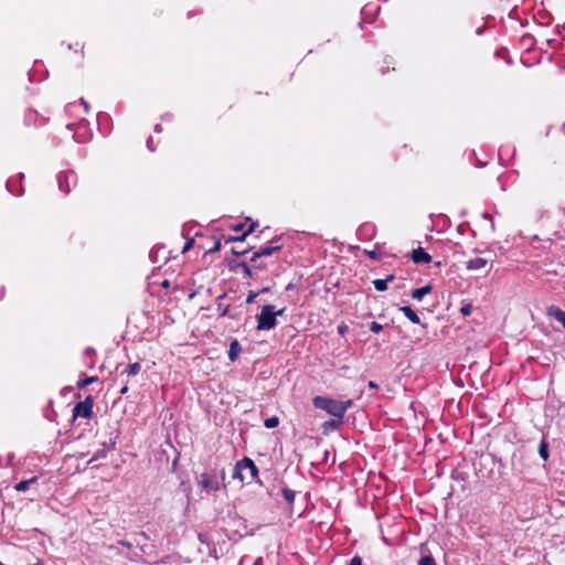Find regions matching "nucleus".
<instances>
[{
    "mask_svg": "<svg viewBox=\"0 0 565 565\" xmlns=\"http://www.w3.org/2000/svg\"><path fill=\"white\" fill-rule=\"evenodd\" d=\"M280 249V246H265V247H262L259 250L255 252L253 254V257L250 258V262L254 264L255 267H259L258 265H256V260L263 256H270L273 255L276 250Z\"/></svg>",
    "mask_w": 565,
    "mask_h": 565,
    "instance_id": "7",
    "label": "nucleus"
},
{
    "mask_svg": "<svg viewBox=\"0 0 565 565\" xmlns=\"http://www.w3.org/2000/svg\"><path fill=\"white\" fill-rule=\"evenodd\" d=\"M221 249V241H216L215 245L207 250V253H215Z\"/></svg>",
    "mask_w": 565,
    "mask_h": 565,
    "instance_id": "31",
    "label": "nucleus"
},
{
    "mask_svg": "<svg viewBox=\"0 0 565 565\" xmlns=\"http://www.w3.org/2000/svg\"><path fill=\"white\" fill-rule=\"evenodd\" d=\"M162 286H163V287H168V286H169V281H168V280H164V281L162 282Z\"/></svg>",
    "mask_w": 565,
    "mask_h": 565,
    "instance_id": "44",
    "label": "nucleus"
},
{
    "mask_svg": "<svg viewBox=\"0 0 565 565\" xmlns=\"http://www.w3.org/2000/svg\"><path fill=\"white\" fill-rule=\"evenodd\" d=\"M539 452L544 460L548 458L547 445L544 441L540 444Z\"/></svg>",
    "mask_w": 565,
    "mask_h": 565,
    "instance_id": "23",
    "label": "nucleus"
},
{
    "mask_svg": "<svg viewBox=\"0 0 565 565\" xmlns=\"http://www.w3.org/2000/svg\"><path fill=\"white\" fill-rule=\"evenodd\" d=\"M199 484L203 490L206 491H217L218 490V482L215 480V478L209 473H202L199 477Z\"/></svg>",
    "mask_w": 565,
    "mask_h": 565,
    "instance_id": "5",
    "label": "nucleus"
},
{
    "mask_svg": "<svg viewBox=\"0 0 565 565\" xmlns=\"http://www.w3.org/2000/svg\"><path fill=\"white\" fill-rule=\"evenodd\" d=\"M74 178H75V175H74V173H73V172L65 173V174H61V175L58 177V184H60V188H61L62 190H64L65 192H70V188H68V186H67V188H64V181H65V182H68V180H70V179H74Z\"/></svg>",
    "mask_w": 565,
    "mask_h": 565,
    "instance_id": "16",
    "label": "nucleus"
},
{
    "mask_svg": "<svg viewBox=\"0 0 565 565\" xmlns=\"http://www.w3.org/2000/svg\"><path fill=\"white\" fill-rule=\"evenodd\" d=\"M382 329H383L382 324H381V323H379V322H376V321H373V322H371V324H370V330H371L372 332L377 333V332H380Z\"/></svg>",
    "mask_w": 565,
    "mask_h": 565,
    "instance_id": "27",
    "label": "nucleus"
},
{
    "mask_svg": "<svg viewBox=\"0 0 565 565\" xmlns=\"http://www.w3.org/2000/svg\"><path fill=\"white\" fill-rule=\"evenodd\" d=\"M127 392H128V386H127V385H125V386L120 390V394H121V395H125Z\"/></svg>",
    "mask_w": 565,
    "mask_h": 565,
    "instance_id": "38",
    "label": "nucleus"
},
{
    "mask_svg": "<svg viewBox=\"0 0 565 565\" xmlns=\"http://www.w3.org/2000/svg\"><path fill=\"white\" fill-rule=\"evenodd\" d=\"M81 100H82V104L84 105L85 109L87 110V108H88L87 103L84 99H81Z\"/></svg>",
    "mask_w": 565,
    "mask_h": 565,
    "instance_id": "42",
    "label": "nucleus"
},
{
    "mask_svg": "<svg viewBox=\"0 0 565 565\" xmlns=\"http://www.w3.org/2000/svg\"><path fill=\"white\" fill-rule=\"evenodd\" d=\"M285 311H286V308H281V309H279V310L275 311L276 318H277L278 316H282V315L285 313Z\"/></svg>",
    "mask_w": 565,
    "mask_h": 565,
    "instance_id": "35",
    "label": "nucleus"
},
{
    "mask_svg": "<svg viewBox=\"0 0 565 565\" xmlns=\"http://www.w3.org/2000/svg\"><path fill=\"white\" fill-rule=\"evenodd\" d=\"M349 565H363L362 558L358 555L351 558Z\"/></svg>",
    "mask_w": 565,
    "mask_h": 565,
    "instance_id": "29",
    "label": "nucleus"
},
{
    "mask_svg": "<svg viewBox=\"0 0 565 565\" xmlns=\"http://www.w3.org/2000/svg\"><path fill=\"white\" fill-rule=\"evenodd\" d=\"M118 543L129 550L132 547V543L126 540H121Z\"/></svg>",
    "mask_w": 565,
    "mask_h": 565,
    "instance_id": "32",
    "label": "nucleus"
},
{
    "mask_svg": "<svg viewBox=\"0 0 565 565\" xmlns=\"http://www.w3.org/2000/svg\"><path fill=\"white\" fill-rule=\"evenodd\" d=\"M257 226H258V223H257V222L252 223V224L249 225L248 230L245 232V233H247V236H248L252 232H254V230H255Z\"/></svg>",
    "mask_w": 565,
    "mask_h": 565,
    "instance_id": "33",
    "label": "nucleus"
},
{
    "mask_svg": "<svg viewBox=\"0 0 565 565\" xmlns=\"http://www.w3.org/2000/svg\"><path fill=\"white\" fill-rule=\"evenodd\" d=\"M562 130L565 132V122L562 126Z\"/></svg>",
    "mask_w": 565,
    "mask_h": 565,
    "instance_id": "47",
    "label": "nucleus"
},
{
    "mask_svg": "<svg viewBox=\"0 0 565 565\" xmlns=\"http://www.w3.org/2000/svg\"><path fill=\"white\" fill-rule=\"evenodd\" d=\"M35 481H36L35 477L30 480H22V481L18 482L14 488L17 491L22 492L28 489L30 483L35 482Z\"/></svg>",
    "mask_w": 565,
    "mask_h": 565,
    "instance_id": "18",
    "label": "nucleus"
},
{
    "mask_svg": "<svg viewBox=\"0 0 565 565\" xmlns=\"http://www.w3.org/2000/svg\"><path fill=\"white\" fill-rule=\"evenodd\" d=\"M238 266L243 268V271H244L246 277L252 278V270H250V268H249L247 263L242 262V263L238 264Z\"/></svg>",
    "mask_w": 565,
    "mask_h": 565,
    "instance_id": "25",
    "label": "nucleus"
},
{
    "mask_svg": "<svg viewBox=\"0 0 565 565\" xmlns=\"http://www.w3.org/2000/svg\"><path fill=\"white\" fill-rule=\"evenodd\" d=\"M242 351V347L237 340H233L230 344L228 359L234 362Z\"/></svg>",
    "mask_w": 565,
    "mask_h": 565,
    "instance_id": "11",
    "label": "nucleus"
},
{
    "mask_svg": "<svg viewBox=\"0 0 565 565\" xmlns=\"http://www.w3.org/2000/svg\"><path fill=\"white\" fill-rule=\"evenodd\" d=\"M154 130H156L157 132H160V131H161V125H159V124H158V125H156Z\"/></svg>",
    "mask_w": 565,
    "mask_h": 565,
    "instance_id": "39",
    "label": "nucleus"
},
{
    "mask_svg": "<svg viewBox=\"0 0 565 565\" xmlns=\"http://www.w3.org/2000/svg\"><path fill=\"white\" fill-rule=\"evenodd\" d=\"M344 329H345L344 327H339V332L343 333Z\"/></svg>",
    "mask_w": 565,
    "mask_h": 565,
    "instance_id": "46",
    "label": "nucleus"
},
{
    "mask_svg": "<svg viewBox=\"0 0 565 565\" xmlns=\"http://www.w3.org/2000/svg\"><path fill=\"white\" fill-rule=\"evenodd\" d=\"M141 370V365L140 363L136 362V363H131L129 364L126 370L124 371L125 374H127V376H132V375H137Z\"/></svg>",
    "mask_w": 565,
    "mask_h": 565,
    "instance_id": "15",
    "label": "nucleus"
},
{
    "mask_svg": "<svg viewBox=\"0 0 565 565\" xmlns=\"http://www.w3.org/2000/svg\"><path fill=\"white\" fill-rule=\"evenodd\" d=\"M369 387H370V388H377V387H379V385H377L375 382L370 381V382H369Z\"/></svg>",
    "mask_w": 565,
    "mask_h": 565,
    "instance_id": "36",
    "label": "nucleus"
},
{
    "mask_svg": "<svg viewBox=\"0 0 565 565\" xmlns=\"http://www.w3.org/2000/svg\"><path fill=\"white\" fill-rule=\"evenodd\" d=\"M487 265H488V259L482 258V257H476V258L467 262V269L480 270V269L486 268Z\"/></svg>",
    "mask_w": 565,
    "mask_h": 565,
    "instance_id": "9",
    "label": "nucleus"
},
{
    "mask_svg": "<svg viewBox=\"0 0 565 565\" xmlns=\"http://www.w3.org/2000/svg\"><path fill=\"white\" fill-rule=\"evenodd\" d=\"M278 424H279V418L277 416L269 417V418L265 419V422H264V426L266 428H275L278 426Z\"/></svg>",
    "mask_w": 565,
    "mask_h": 565,
    "instance_id": "19",
    "label": "nucleus"
},
{
    "mask_svg": "<svg viewBox=\"0 0 565 565\" xmlns=\"http://www.w3.org/2000/svg\"><path fill=\"white\" fill-rule=\"evenodd\" d=\"M81 100H82V104L84 105L85 109L87 110V108H88L87 103L84 99H81Z\"/></svg>",
    "mask_w": 565,
    "mask_h": 565,
    "instance_id": "41",
    "label": "nucleus"
},
{
    "mask_svg": "<svg viewBox=\"0 0 565 565\" xmlns=\"http://www.w3.org/2000/svg\"><path fill=\"white\" fill-rule=\"evenodd\" d=\"M412 260L415 264L425 263L428 264L431 262V256L427 254L422 247H418L412 253Z\"/></svg>",
    "mask_w": 565,
    "mask_h": 565,
    "instance_id": "8",
    "label": "nucleus"
},
{
    "mask_svg": "<svg viewBox=\"0 0 565 565\" xmlns=\"http://www.w3.org/2000/svg\"><path fill=\"white\" fill-rule=\"evenodd\" d=\"M228 313V307L224 308L221 312V317H225Z\"/></svg>",
    "mask_w": 565,
    "mask_h": 565,
    "instance_id": "37",
    "label": "nucleus"
},
{
    "mask_svg": "<svg viewBox=\"0 0 565 565\" xmlns=\"http://www.w3.org/2000/svg\"><path fill=\"white\" fill-rule=\"evenodd\" d=\"M96 381H97V377H96V376H89V377H86V379H85V380H83V381H78L77 386H78L79 388H83V387H85V386H87V385H89V384H92V383H94V382H96Z\"/></svg>",
    "mask_w": 565,
    "mask_h": 565,
    "instance_id": "22",
    "label": "nucleus"
},
{
    "mask_svg": "<svg viewBox=\"0 0 565 565\" xmlns=\"http://www.w3.org/2000/svg\"><path fill=\"white\" fill-rule=\"evenodd\" d=\"M258 296L257 292H254V291H250L249 295L247 296L246 298V302L247 303H252L254 302L255 298Z\"/></svg>",
    "mask_w": 565,
    "mask_h": 565,
    "instance_id": "30",
    "label": "nucleus"
},
{
    "mask_svg": "<svg viewBox=\"0 0 565 565\" xmlns=\"http://www.w3.org/2000/svg\"><path fill=\"white\" fill-rule=\"evenodd\" d=\"M151 141H152V139H151V138H149V139H148V141H147V146H148V148H150Z\"/></svg>",
    "mask_w": 565,
    "mask_h": 565,
    "instance_id": "45",
    "label": "nucleus"
},
{
    "mask_svg": "<svg viewBox=\"0 0 565 565\" xmlns=\"http://www.w3.org/2000/svg\"><path fill=\"white\" fill-rule=\"evenodd\" d=\"M94 401L92 396H87L83 402H78L73 408L74 417L90 418L93 415Z\"/></svg>",
    "mask_w": 565,
    "mask_h": 565,
    "instance_id": "4",
    "label": "nucleus"
},
{
    "mask_svg": "<svg viewBox=\"0 0 565 565\" xmlns=\"http://www.w3.org/2000/svg\"><path fill=\"white\" fill-rule=\"evenodd\" d=\"M193 244H194V239L193 238L189 239L185 243V245L183 246L182 253L184 254V253L189 252L193 247Z\"/></svg>",
    "mask_w": 565,
    "mask_h": 565,
    "instance_id": "28",
    "label": "nucleus"
},
{
    "mask_svg": "<svg viewBox=\"0 0 565 565\" xmlns=\"http://www.w3.org/2000/svg\"><path fill=\"white\" fill-rule=\"evenodd\" d=\"M394 275H388L385 279H375L373 285L377 291H385L387 289V282L394 280Z\"/></svg>",
    "mask_w": 565,
    "mask_h": 565,
    "instance_id": "12",
    "label": "nucleus"
},
{
    "mask_svg": "<svg viewBox=\"0 0 565 565\" xmlns=\"http://www.w3.org/2000/svg\"><path fill=\"white\" fill-rule=\"evenodd\" d=\"M471 311H472V306L470 303L462 306L460 309V312L463 317L469 316L471 313Z\"/></svg>",
    "mask_w": 565,
    "mask_h": 565,
    "instance_id": "26",
    "label": "nucleus"
},
{
    "mask_svg": "<svg viewBox=\"0 0 565 565\" xmlns=\"http://www.w3.org/2000/svg\"><path fill=\"white\" fill-rule=\"evenodd\" d=\"M243 227H244V224H239V225H237V226L235 227V230H236V231H239V230H242Z\"/></svg>",
    "mask_w": 565,
    "mask_h": 565,
    "instance_id": "43",
    "label": "nucleus"
},
{
    "mask_svg": "<svg viewBox=\"0 0 565 565\" xmlns=\"http://www.w3.org/2000/svg\"><path fill=\"white\" fill-rule=\"evenodd\" d=\"M431 291V286L426 285L422 288H417L413 291L412 298L415 300H422L426 295H428Z\"/></svg>",
    "mask_w": 565,
    "mask_h": 565,
    "instance_id": "13",
    "label": "nucleus"
},
{
    "mask_svg": "<svg viewBox=\"0 0 565 565\" xmlns=\"http://www.w3.org/2000/svg\"><path fill=\"white\" fill-rule=\"evenodd\" d=\"M247 252H248V249H244V250H241V249H232V253H233L235 256H242V255H245Z\"/></svg>",
    "mask_w": 565,
    "mask_h": 565,
    "instance_id": "34",
    "label": "nucleus"
},
{
    "mask_svg": "<svg viewBox=\"0 0 565 565\" xmlns=\"http://www.w3.org/2000/svg\"><path fill=\"white\" fill-rule=\"evenodd\" d=\"M550 313L553 315L565 328V311H562L559 308L552 307L550 309Z\"/></svg>",
    "mask_w": 565,
    "mask_h": 565,
    "instance_id": "14",
    "label": "nucleus"
},
{
    "mask_svg": "<svg viewBox=\"0 0 565 565\" xmlns=\"http://www.w3.org/2000/svg\"><path fill=\"white\" fill-rule=\"evenodd\" d=\"M277 326L275 307L266 305L257 316V330H270Z\"/></svg>",
    "mask_w": 565,
    "mask_h": 565,
    "instance_id": "2",
    "label": "nucleus"
},
{
    "mask_svg": "<svg viewBox=\"0 0 565 565\" xmlns=\"http://www.w3.org/2000/svg\"><path fill=\"white\" fill-rule=\"evenodd\" d=\"M404 316L409 320L412 321L413 323H416V324H419L420 323V318L418 317V315L408 306H404V307H401L399 309Z\"/></svg>",
    "mask_w": 565,
    "mask_h": 565,
    "instance_id": "10",
    "label": "nucleus"
},
{
    "mask_svg": "<svg viewBox=\"0 0 565 565\" xmlns=\"http://www.w3.org/2000/svg\"><path fill=\"white\" fill-rule=\"evenodd\" d=\"M341 423H342V419H340V418L331 419L323 424V428H324V430H328V429L334 430L340 427Z\"/></svg>",
    "mask_w": 565,
    "mask_h": 565,
    "instance_id": "17",
    "label": "nucleus"
},
{
    "mask_svg": "<svg viewBox=\"0 0 565 565\" xmlns=\"http://www.w3.org/2000/svg\"><path fill=\"white\" fill-rule=\"evenodd\" d=\"M315 407L323 409L335 418L342 419L345 412L352 406V401H338L324 396H316L312 399Z\"/></svg>",
    "mask_w": 565,
    "mask_h": 565,
    "instance_id": "1",
    "label": "nucleus"
},
{
    "mask_svg": "<svg viewBox=\"0 0 565 565\" xmlns=\"http://www.w3.org/2000/svg\"><path fill=\"white\" fill-rule=\"evenodd\" d=\"M369 255H370L371 258H376V253L375 252H371V253H369Z\"/></svg>",
    "mask_w": 565,
    "mask_h": 565,
    "instance_id": "40",
    "label": "nucleus"
},
{
    "mask_svg": "<svg viewBox=\"0 0 565 565\" xmlns=\"http://www.w3.org/2000/svg\"><path fill=\"white\" fill-rule=\"evenodd\" d=\"M563 212H564V214H565V207H564Z\"/></svg>",
    "mask_w": 565,
    "mask_h": 565,
    "instance_id": "48",
    "label": "nucleus"
},
{
    "mask_svg": "<svg viewBox=\"0 0 565 565\" xmlns=\"http://www.w3.org/2000/svg\"><path fill=\"white\" fill-rule=\"evenodd\" d=\"M418 565H436V562L431 555H425L419 559Z\"/></svg>",
    "mask_w": 565,
    "mask_h": 565,
    "instance_id": "21",
    "label": "nucleus"
},
{
    "mask_svg": "<svg viewBox=\"0 0 565 565\" xmlns=\"http://www.w3.org/2000/svg\"><path fill=\"white\" fill-rule=\"evenodd\" d=\"M282 497L287 502L292 503L295 500V491L290 490L288 488H285V489H282Z\"/></svg>",
    "mask_w": 565,
    "mask_h": 565,
    "instance_id": "20",
    "label": "nucleus"
},
{
    "mask_svg": "<svg viewBox=\"0 0 565 565\" xmlns=\"http://www.w3.org/2000/svg\"><path fill=\"white\" fill-rule=\"evenodd\" d=\"M115 444H116V441H115V440H113L111 438L109 439V443L104 441V443H103V448H102V449H98V450L94 454L93 458L88 461V465H89V463H92V462H93V461H95V460H99V459H104V458H106L107 452H108L109 450H111V449L115 447Z\"/></svg>",
    "mask_w": 565,
    "mask_h": 565,
    "instance_id": "6",
    "label": "nucleus"
},
{
    "mask_svg": "<svg viewBox=\"0 0 565 565\" xmlns=\"http://www.w3.org/2000/svg\"><path fill=\"white\" fill-rule=\"evenodd\" d=\"M246 237H247V233H243L239 236H228V237L225 238V242L226 243L242 242V241H245Z\"/></svg>",
    "mask_w": 565,
    "mask_h": 565,
    "instance_id": "24",
    "label": "nucleus"
},
{
    "mask_svg": "<svg viewBox=\"0 0 565 565\" xmlns=\"http://www.w3.org/2000/svg\"><path fill=\"white\" fill-rule=\"evenodd\" d=\"M245 470H246V472L249 473L250 479H255L258 476V468L256 467L254 461L252 459L245 457L244 459L239 460L236 463V466L234 468V472H233V478H237L241 481H244L246 478L244 475Z\"/></svg>",
    "mask_w": 565,
    "mask_h": 565,
    "instance_id": "3",
    "label": "nucleus"
}]
</instances>
